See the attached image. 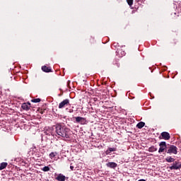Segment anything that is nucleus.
<instances>
[{"label": "nucleus", "mask_w": 181, "mask_h": 181, "mask_svg": "<svg viewBox=\"0 0 181 181\" xmlns=\"http://www.w3.org/2000/svg\"><path fill=\"white\" fill-rule=\"evenodd\" d=\"M106 166L107 168H110V169H115V168H117V166H118V164H117L116 163H114V162H109V163H106Z\"/></svg>", "instance_id": "6e6552de"}, {"label": "nucleus", "mask_w": 181, "mask_h": 181, "mask_svg": "<svg viewBox=\"0 0 181 181\" xmlns=\"http://www.w3.org/2000/svg\"><path fill=\"white\" fill-rule=\"evenodd\" d=\"M162 136V139H165V141H169L170 139V134L167 132H163L160 134Z\"/></svg>", "instance_id": "0eeeda50"}, {"label": "nucleus", "mask_w": 181, "mask_h": 181, "mask_svg": "<svg viewBox=\"0 0 181 181\" xmlns=\"http://www.w3.org/2000/svg\"><path fill=\"white\" fill-rule=\"evenodd\" d=\"M70 169H71V170H74V166L71 165V166H70Z\"/></svg>", "instance_id": "4be33fe9"}, {"label": "nucleus", "mask_w": 181, "mask_h": 181, "mask_svg": "<svg viewBox=\"0 0 181 181\" xmlns=\"http://www.w3.org/2000/svg\"><path fill=\"white\" fill-rule=\"evenodd\" d=\"M21 108L25 111H29V110H30V106H29L28 103H25L22 104Z\"/></svg>", "instance_id": "9b49d317"}, {"label": "nucleus", "mask_w": 181, "mask_h": 181, "mask_svg": "<svg viewBox=\"0 0 181 181\" xmlns=\"http://www.w3.org/2000/svg\"><path fill=\"white\" fill-rule=\"evenodd\" d=\"M40 101H42V100L40 98H35V99H33L31 100L32 103H40Z\"/></svg>", "instance_id": "a211bd4d"}, {"label": "nucleus", "mask_w": 181, "mask_h": 181, "mask_svg": "<svg viewBox=\"0 0 181 181\" xmlns=\"http://www.w3.org/2000/svg\"><path fill=\"white\" fill-rule=\"evenodd\" d=\"M165 152L170 155H177V147H176L175 145H170L167 148Z\"/></svg>", "instance_id": "f03ea898"}, {"label": "nucleus", "mask_w": 181, "mask_h": 181, "mask_svg": "<svg viewBox=\"0 0 181 181\" xmlns=\"http://www.w3.org/2000/svg\"><path fill=\"white\" fill-rule=\"evenodd\" d=\"M127 2L129 6H132L134 4V0H127Z\"/></svg>", "instance_id": "6ab92c4d"}, {"label": "nucleus", "mask_w": 181, "mask_h": 181, "mask_svg": "<svg viewBox=\"0 0 181 181\" xmlns=\"http://www.w3.org/2000/svg\"><path fill=\"white\" fill-rule=\"evenodd\" d=\"M108 149L110 150V152H115V151H117V148H108Z\"/></svg>", "instance_id": "aec40b11"}, {"label": "nucleus", "mask_w": 181, "mask_h": 181, "mask_svg": "<svg viewBox=\"0 0 181 181\" xmlns=\"http://www.w3.org/2000/svg\"><path fill=\"white\" fill-rule=\"evenodd\" d=\"M156 151H158V148L155 146H152L148 148V152H156Z\"/></svg>", "instance_id": "2eb2a0df"}, {"label": "nucleus", "mask_w": 181, "mask_h": 181, "mask_svg": "<svg viewBox=\"0 0 181 181\" xmlns=\"http://www.w3.org/2000/svg\"><path fill=\"white\" fill-rule=\"evenodd\" d=\"M165 160L168 163H172L173 162H175V158H172V156H168L165 158Z\"/></svg>", "instance_id": "ddd939ff"}, {"label": "nucleus", "mask_w": 181, "mask_h": 181, "mask_svg": "<svg viewBox=\"0 0 181 181\" xmlns=\"http://www.w3.org/2000/svg\"><path fill=\"white\" fill-rule=\"evenodd\" d=\"M42 70L45 73H52V68L50 66H42Z\"/></svg>", "instance_id": "1a4fd4ad"}, {"label": "nucleus", "mask_w": 181, "mask_h": 181, "mask_svg": "<svg viewBox=\"0 0 181 181\" xmlns=\"http://www.w3.org/2000/svg\"><path fill=\"white\" fill-rule=\"evenodd\" d=\"M55 132L59 136H62V138H66V139L70 138V129L67 128L66 126L56 124Z\"/></svg>", "instance_id": "f257e3e1"}, {"label": "nucleus", "mask_w": 181, "mask_h": 181, "mask_svg": "<svg viewBox=\"0 0 181 181\" xmlns=\"http://www.w3.org/2000/svg\"><path fill=\"white\" fill-rule=\"evenodd\" d=\"M76 122L81 124V125H86L87 124V120L84 117H75Z\"/></svg>", "instance_id": "423d86ee"}, {"label": "nucleus", "mask_w": 181, "mask_h": 181, "mask_svg": "<svg viewBox=\"0 0 181 181\" xmlns=\"http://www.w3.org/2000/svg\"><path fill=\"white\" fill-rule=\"evenodd\" d=\"M56 180H58V181H65L66 180V176L63 175V174H59L56 177Z\"/></svg>", "instance_id": "9d476101"}, {"label": "nucleus", "mask_w": 181, "mask_h": 181, "mask_svg": "<svg viewBox=\"0 0 181 181\" xmlns=\"http://www.w3.org/2000/svg\"><path fill=\"white\" fill-rule=\"evenodd\" d=\"M8 166V163L3 162L0 165V170H4Z\"/></svg>", "instance_id": "4468645a"}, {"label": "nucleus", "mask_w": 181, "mask_h": 181, "mask_svg": "<svg viewBox=\"0 0 181 181\" xmlns=\"http://www.w3.org/2000/svg\"><path fill=\"white\" fill-rule=\"evenodd\" d=\"M56 155H57V153L56 152H52L50 154H49V158L50 159H53V158H54V156H56Z\"/></svg>", "instance_id": "dca6fc26"}, {"label": "nucleus", "mask_w": 181, "mask_h": 181, "mask_svg": "<svg viewBox=\"0 0 181 181\" xmlns=\"http://www.w3.org/2000/svg\"><path fill=\"white\" fill-rule=\"evenodd\" d=\"M25 104H27V105H28V107H30V103H26Z\"/></svg>", "instance_id": "5701e85b"}, {"label": "nucleus", "mask_w": 181, "mask_h": 181, "mask_svg": "<svg viewBox=\"0 0 181 181\" xmlns=\"http://www.w3.org/2000/svg\"><path fill=\"white\" fill-rule=\"evenodd\" d=\"M40 112V114H43L45 112V110H41Z\"/></svg>", "instance_id": "b1692460"}, {"label": "nucleus", "mask_w": 181, "mask_h": 181, "mask_svg": "<svg viewBox=\"0 0 181 181\" xmlns=\"http://www.w3.org/2000/svg\"><path fill=\"white\" fill-rule=\"evenodd\" d=\"M69 105H70V100L65 99L59 104V108L62 110V108H66Z\"/></svg>", "instance_id": "39448f33"}, {"label": "nucleus", "mask_w": 181, "mask_h": 181, "mask_svg": "<svg viewBox=\"0 0 181 181\" xmlns=\"http://www.w3.org/2000/svg\"><path fill=\"white\" fill-rule=\"evenodd\" d=\"M170 170H178L181 169V163L179 160L173 162L172 166L170 167Z\"/></svg>", "instance_id": "7ed1b4c3"}, {"label": "nucleus", "mask_w": 181, "mask_h": 181, "mask_svg": "<svg viewBox=\"0 0 181 181\" xmlns=\"http://www.w3.org/2000/svg\"><path fill=\"white\" fill-rule=\"evenodd\" d=\"M105 153L107 155H110L111 153V152L110 151L109 148L105 151Z\"/></svg>", "instance_id": "412c9836"}, {"label": "nucleus", "mask_w": 181, "mask_h": 181, "mask_svg": "<svg viewBox=\"0 0 181 181\" xmlns=\"http://www.w3.org/2000/svg\"><path fill=\"white\" fill-rule=\"evenodd\" d=\"M160 148L158 150V153H162V152H165V151H168V146H166V141H161L159 144Z\"/></svg>", "instance_id": "20e7f679"}, {"label": "nucleus", "mask_w": 181, "mask_h": 181, "mask_svg": "<svg viewBox=\"0 0 181 181\" xmlns=\"http://www.w3.org/2000/svg\"><path fill=\"white\" fill-rule=\"evenodd\" d=\"M42 170H43V172H49V170H50V168H49V166H45L42 168Z\"/></svg>", "instance_id": "f3484780"}, {"label": "nucleus", "mask_w": 181, "mask_h": 181, "mask_svg": "<svg viewBox=\"0 0 181 181\" xmlns=\"http://www.w3.org/2000/svg\"><path fill=\"white\" fill-rule=\"evenodd\" d=\"M145 127V122H140L136 124V127L139 128V129H142Z\"/></svg>", "instance_id": "f8f14e48"}]
</instances>
